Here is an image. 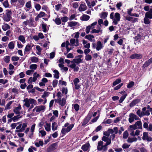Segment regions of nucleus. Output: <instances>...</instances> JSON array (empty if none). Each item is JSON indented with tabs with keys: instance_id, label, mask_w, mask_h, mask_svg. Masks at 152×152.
<instances>
[{
	"instance_id": "nucleus-1",
	"label": "nucleus",
	"mask_w": 152,
	"mask_h": 152,
	"mask_svg": "<svg viewBox=\"0 0 152 152\" xmlns=\"http://www.w3.org/2000/svg\"><path fill=\"white\" fill-rule=\"evenodd\" d=\"M23 102H24L23 106H25L27 108H29L28 110L33 108V104L35 105L37 104L36 100L32 98H25L23 100Z\"/></svg>"
},
{
	"instance_id": "nucleus-2",
	"label": "nucleus",
	"mask_w": 152,
	"mask_h": 152,
	"mask_svg": "<svg viewBox=\"0 0 152 152\" xmlns=\"http://www.w3.org/2000/svg\"><path fill=\"white\" fill-rule=\"evenodd\" d=\"M56 96L58 99H55L54 101L59 103L61 106H64L66 103V98H63L61 99L63 95L60 91L57 92Z\"/></svg>"
},
{
	"instance_id": "nucleus-3",
	"label": "nucleus",
	"mask_w": 152,
	"mask_h": 152,
	"mask_svg": "<svg viewBox=\"0 0 152 152\" xmlns=\"http://www.w3.org/2000/svg\"><path fill=\"white\" fill-rule=\"evenodd\" d=\"M68 123L65 124L64 126H63L61 130V133L63 135H65L66 133H68L70 131L74 126V124L69 125Z\"/></svg>"
},
{
	"instance_id": "nucleus-4",
	"label": "nucleus",
	"mask_w": 152,
	"mask_h": 152,
	"mask_svg": "<svg viewBox=\"0 0 152 152\" xmlns=\"http://www.w3.org/2000/svg\"><path fill=\"white\" fill-rule=\"evenodd\" d=\"M107 146L105 144L103 145V141H99L98 142L97 147V149L99 151L102 150V152H105L107 150Z\"/></svg>"
},
{
	"instance_id": "nucleus-5",
	"label": "nucleus",
	"mask_w": 152,
	"mask_h": 152,
	"mask_svg": "<svg viewBox=\"0 0 152 152\" xmlns=\"http://www.w3.org/2000/svg\"><path fill=\"white\" fill-rule=\"evenodd\" d=\"M45 109V107L44 105H40L36 107L33 110V112L37 113L44 112Z\"/></svg>"
},
{
	"instance_id": "nucleus-6",
	"label": "nucleus",
	"mask_w": 152,
	"mask_h": 152,
	"mask_svg": "<svg viewBox=\"0 0 152 152\" xmlns=\"http://www.w3.org/2000/svg\"><path fill=\"white\" fill-rule=\"evenodd\" d=\"M129 121L130 123L133 122L134 120L139 119V118L136 115L133 113H130L129 115Z\"/></svg>"
},
{
	"instance_id": "nucleus-7",
	"label": "nucleus",
	"mask_w": 152,
	"mask_h": 152,
	"mask_svg": "<svg viewBox=\"0 0 152 152\" xmlns=\"http://www.w3.org/2000/svg\"><path fill=\"white\" fill-rule=\"evenodd\" d=\"M142 139L143 140H146L148 142H150L152 140V138L148 136V133L146 132L143 133Z\"/></svg>"
},
{
	"instance_id": "nucleus-8",
	"label": "nucleus",
	"mask_w": 152,
	"mask_h": 152,
	"mask_svg": "<svg viewBox=\"0 0 152 152\" xmlns=\"http://www.w3.org/2000/svg\"><path fill=\"white\" fill-rule=\"evenodd\" d=\"M74 84L75 86V88L76 89H79L80 88V85L78 84L80 82L79 79L77 78H76L73 80Z\"/></svg>"
},
{
	"instance_id": "nucleus-9",
	"label": "nucleus",
	"mask_w": 152,
	"mask_h": 152,
	"mask_svg": "<svg viewBox=\"0 0 152 152\" xmlns=\"http://www.w3.org/2000/svg\"><path fill=\"white\" fill-rule=\"evenodd\" d=\"M72 64L69 65V66L72 69H74V71L75 72H77L79 70V68L78 66H76V64L75 63L72 61L71 62Z\"/></svg>"
},
{
	"instance_id": "nucleus-10",
	"label": "nucleus",
	"mask_w": 152,
	"mask_h": 152,
	"mask_svg": "<svg viewBox=\"0 0 152 152\" xmlns=\"http://www.w3.org/2000/svg\"><path fill=\"white\" fill-rule=\"evenodd\" d=\"M142 117L145 116H149L150 114L149 110H147V108L144 107L142 109Z\"/></svg>"
},
{
	"instance_id": "nucleus-11",
	"label": "nucleus",
	"mask_w": 152,
	"mask_h": 152,
	"mask_svg": "<svg viewBox=\"0 0 152 152\" xmlns=\"http://www.w3.org/2000/svg\"><path fill=\"white\" fill-rule=\"evenodd\" d=\"M70 43L72 46H77L79 45L78 39H72L70 40Z\"/></svg>"
},
{
	"instance_id": "nucleus-12",
	"label": "nucleus",
	"mask_w": 152,
	"mask_h": 152,
	"mask_svg": "<svg viewBox=\"0 0 152 152\" xmlns=\"http://www.w3.org/2000/svg\"><path fill=\"white\" fill-rule=\"evenodd\" d=\"M142 56L141 54H137V53H134L132 55L130 56V58L131 59H140L142 58Z\"/></svg>"
},
{
	"instance_id": "nucleus-13",
	"label": "nucleus",
	"mask_w": 152,
	"mask_h": 152,
	"mask_svg": "<svg viewBox=\"0 0 152 152\" xmlns=\"http://www.w3.org/2000/svg\"><path fill=\"white\" fill-rule=\"evenodd\" d=\"M44 126L45 129L47 132H49L51 130V124L50 123H49L46 121L44 124Z\"/></svg>"
},
{
	"instance_id": "nucleus-14",
	"label": "nucleus",
	"mask_w": 152,
	"mask_h": 152,
	"mask_svg": "<svg viewBox=\"0 0 152 152\" xmlns=\"http://www.w3.org/2000/svg\"><path fill=\"white\" fill-rule=\"evenodd\" d=\"M91 118V115H88L87 117L84 119L82 123V125L83 126H85Z\"/></svg>"
},
{
	"instance_id": "nucleus-15",
	"label": "nucleus",
	"mask_w": 152,
	"mask_h": 152,
	"mask_svg": "<svg viewBox=\"0 0 152 152\" xmlns=\"http://www.w3.org/2000/svg\"><path fill=\"white\" fill-rule=\"evenodd\" d=\"M102 140L106 142L105 144L107 145H110L111 143V139L107 137L103 136L102 138Z\"/></svg>"
},
{
	"instance_id": "nucleus-16",
	"label": "nucleus",
	"mask_w": 152,
	"mask_h": 152,
	"mask_svg": "<svg viewBox=\"0 0 152 152\" xmlns=\"http://www.w3.org/2000/svg\"><path fill=\"white\" fill-rule=\"evenodd\" d=\"M103 46L100 41H98L96 45V49L97 50L99 51L103 48Z\"/></svg>"
},
{
	"instance_id": "nucleus-17",
	"label": "nucleus",
	"mask_w": 152,
	"mask_h": 152,
	"mask_svg": "<svg viewBox=\"0 0 152 152\" xmlns=\"http://www.w3.org/2000/svg\"><path fill=\"white\" fill-rule=\"evenodd\" d=\"M87 7L84 3H83L80 5L79 8L80 11H83L87 9Z\"/></svg>"
},
{
	"instance_id": "nucleus-18",
	"label": "nucleus",
	"mask_w": 152,
	"mask_h": 152,
	"mask_svg": "<svg viewBox=\"0 0 152 152\" xmlns=\"http://www.w3.org/2000/svg\"><path fill=\"white\" fill-rule=\"evenodd\" d=\"M22 108L21 107L20 104H19L18 106L15 107L13 109V111L16 114H18L20 113V111Z\"/></svg>"
},
{
	"instance_id": "nucleus-19",
	"label": "nucleus",
	"mask_w": 152,
	"mask_h": 152,
	"mask_svg": "<svg viewBox=\"0 0 152 152\" xmlns=\"http://www.w3.org/2000/svg\"><path fill=\"white\" fill-rule=\"evenodd\" d=\"M81 55L78 56L77 58H75L73 59V61L77 64H79V63L82 62V60L81 58L82 57Z\"/></svg>"
},
{
	"instance_id": "nucleus-20",
	"label": "nucleus",
	"mask_w": 152,
	"mask_h": 152,
	"mask_svg": "<svg viewBox=\"0 0 152 152\" xmlns=\"http://www.w3.org/2000/svg\"><path fill=\"white\" fill-rule=\"evenodd\" d=\"M145 18H152V9H150L149 12L145 13Z\"/></svg>"
},
{
	"instance_id": "nucleus-21",
	"label": "nucleus",
	"mask_w": 152,
	"mask_h": 152,
	"mask_svg": "<svg viewBox=\"0 0 152 152\" xmlns=\"http://www.w3.org/2000/svg\"><path fill=\"white\" fill-rule=\"evenodd\" d=\"M34 46L33 45L28 44L27 45L24 49V53L25 52H28L30 51L31 49Z\"/></svg>"
},
{
	"instance_id": "nucleus-22",
	"label": "nucleus",
	"mask_w": 152,
	"mask_h": 152,
	"mask_svg": "<svg viewBox=\"0 0 152 152\" xmlns=\"http://www.w3.org/2000/svg\"><path fill=\"white\" fill-rule=\"evenodd\" d=\"M48 82V80L45 78H43L41 81L39 83V85L40 86H45V84Z\"/></svg>"
},
{
	"instance_id": "nucleus-23",
	"label": "nucleus",
	"mask_w": 152,
	"mask_h": 152,
	"mask_svg": "<svg viewBox=\"0 0 152 152\" xmlns=\"http://www.w3.org/2000/svg\"><path fill=\"white\" fill-rule=\"evenodd\" d=\"M90 145L89 144H87L83 145L81 147V149L85 151L88 150L89 148Z\"/></svg>"
},
{
	"instance_id": "nucleus-24",
	"label": "nucleus",
	"mask_w": 152,
	"mask_h": 152,
	"mask_svg": "<svg viewBox=\"0 0 152 152\" xmlns=\"http://www.w3.org/2000/svg\"><path fill=\"white\" fill-rule=\"evenodd\" d=\"M58 125L56 122H53L52 124V129L53 131L57 130L58 128Z\"/></svg>"
},
{
	"instance_id": "nucleus-25",
	"label": "nucleus",
	"mask_w": 152,
	"mask_h": 152,
	"mask_svg": "<svg viewBox=\"0 0 152 152\" xmlns=\"http://www.w3.org/2000/svg\"><path fill=\"white\" fill-rule=\"evenodd\" d=\"M136 127H137V129H142V124L141 121H137L135 124Z\"/></svg>"
},
{
	"instance_id": "nucleus-26",
	"label": "nucleus",
	"mask_w": 152,
	"mask_h": 152,
	"mask_svg": "<svg viewBox=\"0 0 152 152\" xmlns=\"http://www.w3.org/2000/svg\"><path fill=\"white\" fill-rule=\"evenodd\" d=\"M137 139L136 137L132 138L129 137L127 140V142L129 143H132L133 142H135L137 140Z\"/></svg>"
},
{
	"instance_id": "nucleus-27",
	"label": "nucleus",
	"mask_w": 152,
	"mask_h": 152,
	"mask_svg": "<svg viewBox=\"0 0 152 152\" xmlns=\"http://www.w3.org/2000/svg\"><path fill=\"white\" fill-rule=\"evenodd\" d=\"M14 41H12L10 42L8 44V47L10 49H13L15 47Z\"/></svg>"
},
{
	"instance_id": "nucleus-28",
	"label": "nucleus",
	"mask_w": 152,
	"mask_h": 152,
	"mask_svg": "<svg viewBox=\"0 0 152 152\" xmlns=\"http://www.w3.org/2000/svg\"><path fill=\"white\" fill-rule=\"evenodd\" d=\"M18 39L23 44L25 43L26 41L25 40V37L23 35H20L18 37Z\"/></svg>"
},
{
	"instance_id": "nucleus-29",
	"label": "nucleus",
	"mask_w": 152,
	"mask_h": 152,
	"mask_svg": "<svg viewBox=\"0 0 152 152\" xmlns=\"http://www.w3.org/2000/svg\"><path fill=\"white\" fill-rule=\"evenodd\" d=\"M6 12L7 18L8 19H10L12 15L11 11L9 10H6Z\"/></svg>"
},
{
	"instance_id": "nucleus-30",
	"label": "nucleus",
	"mask_w": 152,
	"mask_h": 152,
	"mask_svg": "<svg viewBox=\"0 0 152 152\" xmlns=\"http://www.w3.org/2000/svg\"><path fill=\"white\" fill-rule=\"evenodd\" d=\"M94 38V37L93 35L90 34L87 35L85 37V38L88 39L91 42L93 41V39Z\"/></svg>"
},
{
	"instance_id": "nucleus-31",
	"label": "nucleus",
	"mask_w": 152,
	"mask_h": 152,
	"mask_svg": "<svg viewBox=\"0 0 152 152\" xmlns=\"http://www.w3.org/2000/svg\"><path fill=\"white\" fill-rule=\"evenodd\" d=\"M152 62V57L150 58L148 61H146L143 65L144 67L148 66Z\"/></svg>"
},
{
	"instance_id": "nucleus-32",
	"label": "nucleus",
	"mask_w": 152,
	"mask_h": 152,
	"mask_svg": "<svg viewBox=\"0 0 152 152\" xmlns=\"http://www.w3.org/2000/svg\"><path fill=\"white\" fill-rule=\"evenodd\" d=\"M152 62V57L150 58L148 61H146L143 65L144 67L148 66Z\"/></svg>"
},
{
	"instance_id": "nucleus-33",
	"label": "nucleus",
	"mask_w": 152,
	"mask_h": 152,
	"mask_svg": "<svg viewBox=\"0 0 152 152\" xmlns=\"http://www.w3.org/2000/svg\"><path fill=\"white\" fill-rule=\"evenodd\" d=\"M152 62V57L150 58L148 61H146L143 65L144 67L148 66Z\"/></svg>"
},
{
	"instance_id": "nucleus-34",
	"label": "nucleus",
	"mask_w": 152,
	"mask_h": 152,
	"mask_svg": "<svg viewBox=\"0 0 152 152\" xmlns=\"http://www.w3.org/2000/svg\"><path fill=\"white\" fill-rule=\"evenodd\" d=\"M152 62V57L150 58L148 61H146L143 65L144 67L148 66Z\"/></svg>"
},
{
	"instance_id": "nucleus-35",
	"label": "nucleus",
	"mask_w": 152,
	"mask_h": 152,
	"mask_svg": "<svg viewBox=\"0 0 152 152\" xmlns=\"http://www.w3.org/2000/svg\"><path fill=\"white\" fill-rule=\"evenodd\" d=\"M139 102V100L136 99L132 101L130 104V106L132 107L138 103Z\"/></svg>"
},
{
	"instance_id": "nucleus-36",
	"label": "nucleus",
	"mask_w": 152,
	"mask_h": 152,
	"mask_svg": "<svg viewBox=\"0 0 152 152\" xmlns=\"http://www.w3.org/2000/svg\"><path fill=\"white\" fill-rule=\"evenodd\" d=\"M54 73V77L56 79H58L59 78V73L58 71L56 70H54L53 71Z\"/></svg>"
},
{
	"instance_id": "nucleus-37",
	"label": "nucleus",
	"mask_w": 152,
	"mask_h": 152,
	"mask_svg": "<svg viewBox=\"0 0 152 152\" xmlns=\"http://www.w3.org/2000/svg\"><path fill=\"white\" fill-rule=\"evenodd\" d=\"M47 25L44 23H42V27L43 29V31L44 32H47L48 30V28L46 27Z\"/></svg>"
},
{
	"instance_id": "nucleus-38",
	"label": "nucleus",
	"mask_w": 152,
	"mask_h": 152,
	"mask_svg": "<svg viewBox=\"0 0 152 152\" xmlns=\"http://www.w3.org/2000/svg\"><path fill=\"white\" fill-rule=\"evenodd\" d=\"M20 124L16 127V130L15 131L16 132H22V131H21V130H22V124L21 122H20Z\"/></svg>"
},
{
	"instance_id": "nucleus-39",
	"label": "nucleus",
	"mask_w": 152,
	"mask_h": 152,
	"mask_svg": "<svg viewBox=\"0 0 152 152\" xmlns=\"http://www.w3.org/2000/svg\"><path fill=\"white\" fill-rule=\"evenodd\" d=\"M31 61L33 63H37L38 61V58L37 57L33 56L30 58Z\"/></svg>"
},
{
	"instance_id": "nucleus-40",
	"label": "nucleus",
	"mask_w": 152,
	"mask_h": 152,
	"mask_svg": "<svg viewBox=\"0 0 152 152\" xmlns=\"http://www.w3.org/2000/svg\"><path fill=\"white\" fill-rule=\"evenodd\" d=\"M137 129V127H136L135 124L130 125L128 129L129 131H133Z\"/></svg>"
},
{
	"instance_id": "nucleus-41",
	"label": "nucleus",
	"mask_w": 152,
	"mask_h": 152,
	"mask_svg": "<svg viewBox=\"0 0 152 152\" xmlns=\"http://www.w3.org/2000/svg\"><path fill=\"white\" fill-rule=\"evenodd\" d=\"M21 116H20L19 115L14 116L12 118V120L13 121L15 122L18 120V119L21 118Z\"/></svg>"
},
{
	"instance_id": "nucleus-42",
	"label": "nucleus",
	"mask_w": 152,
	"mask_h": 152,
	"mask_svg": "<svg viewBox=\"0 0 152 152\" xmlns=\"http://www.w3.org/2000/svg\"><path fill=\"white\" fill-rule=\"evenodd\" d=\"M92 59L91 56L89 54H87L85 57V59L87 61H90Z\"/></svg>"
},
{
	"instance_id": "nucleus-43",
	"label": "nucleus",
	"mask_w": 152,
	"mask_h": 152,
	"mask_svg": "<svg viewBox=\"0 0 152 152\" xmlns=\"http://www.w3.org/2000/svg\"><path fill=\"white\" fill-rule=\"evenodd\" d=\"M102 29H100V28L99 29H93L91 31V32L92 33H99L100 32L101 33H102Z\"/></svg>"
},
{
	"instance_id": "nucleus-44",
	"label": "nucleus",
	"mask_w": 152,
	"mask_h": 152,
	"mask_svg": "<svg viewBox=\"0 0 152 152\" xmlns=\"http://www.w3.org/2000/svg\"><path fill=\"white\" fill-rule=\"evenodd\" d=\"M33 76L34 80L36 81L37 78L40 76V75L39 74H37L36 72H35L34 73Z\"/></svg>"
},
{
	"instance_id": "nucleus-45",
	"label": "nucleus",
	"mask_w": 152,
	"mask_h": 152,
	"mask_svg": "<svg viewBox=\"0 0 152 152\" xmlns=\"http://www.w3.org/2000/svg\"><path fill=\"white\" fill-rule=\"evenodd\" d=\"M62 94H66L68 92V90L66 88H63L61 90Z\"/></svg>"
},
{
	"instance_id": "nucleus-46",
	"label": "nucleus",
	"mask_w": 152,
	"mask_h": 152,
	"mask_svg": "<svg viewBox=\"0 0 152 152\" xmlns=\"http://www.w3.org/2000/svg\"><path fill=\"white\" fill-rule=\"evenodd\" d=\"M127 94H124L122 96H121L119 101V102L120 103H121L123 102V101L124 100V99L126 98V97L127 96Z\"/></svg>"
},
{
	"instance_id": "nucleus-47",
	"label": "nucleus",
	"mask_w": 152,
	"mask_h": 152,
	"mask_svg": "<svg viewBox=\"0 0 152 152\" xmlns=\"http://www.w3.org/2000/svg\"><path fill=\"white\" fill-rule=\"evenodd\" d=\"M14 102V101H12L8 102L6 105L5 109H9L10 108V106L12 104V103Z\"/></svg>"
},
{
	"instance_id": "nucleus-48",
	"label": "nucleus",
	"mask_w": 152,
	"mask_h": 152,
	"mask_svg": "<svg viewBox=\"0 0 152 152\" xmlns=\"http://www.w3.org/2000/svg\"><path fill=\"white\" fill-rule=\"evenodd\" d=\"M9 26L7 24H5L2 26V28L4 31H6L10 28Z\"/></svg>"
},
{
	"instance_id": "nucleus-49",
	"label": "nucleus",
	"mask_w": 152,
	"mask_h": 152,
	"mask_svg": "<svg viewBox=\"0 0 152 152\" xmlns=\"http://www.w3.org/2000/svg\"><path fill=\"white\" fill-rule=\"evenodd\" d=\"M37 66L36 64H31L29 68L31 70L34 69L35 70L36 69L37 67Z\"/></svg>"
},
{
	"instance_id": "nucleus-50",
	"label": "nucleus",
	"mask_w": 152,
	"mask_h": 152,
	"mask_svg": "<svg viewBox=\"0 0 152 152\" xmlns=\"http://www.w3.org/2000/svg\"><path fill=\"white\" fill-rule=\"evenodd\" d=\"M134 83L133 81L130 82L127 85L128 88H129L132 87L134 85Z\"/></svg>"
},
{
	"instance_id": "nucleus-51",
	"label": "nucleus",
	"mask_w": 152,
	"mask_h": 152,
	"mask_svg": "<svg viewBox=\"0 0 152 152\" xmlns=\"http://www.w3.org/2000/svg\"><path fill=\"white\" fill-rule=\"evenodd\" d=\"M121 82V79H118L115 80V81L113 82V86H115Z\"/></svg>"
},
{
	"instance_id": "nucleus-52",
	"label": "nucleus",
	"mask_w": 152,
	"mask_h": 152,
	"mask_svg": "<svg viewBox=\"0 0 152 152\" xmlns=\"http://www.w3.org/2000/svg\"><path fill=\"white\" fill-rule=\"evenodd\" d=\"M34 71L31 70V69H29L26 72V74L28 75H31L34 72Z\"/></svg>"
},
{
	"instance_id": "nucleus-53",
	"label": "nucleus",
	"mask_w": 152,
	"mask_h": 152,
	"mask_svg": "<svg viewBox=\"0 0 152 152\" xmlns=\"http://www.w3.org/2000/svg\"><path fill=\"white\" fill-rule=\"evenodd\" d=\"M36 81L34 80V78L32 77H30L28 80V83L29 84H31L33 82H35Z\"/></svg>"
},
{
	"instance_id": "nucleus-54",
	"label": "nucleus",
	"mask_w": 152,
	"mask_h": 152,
	"mask_svg": "<svg viewBox=\"0 0 152 152\" xmlns=\"http://www.w3.org/2000/svg\"><path fill=\"white\" fill-rule=\"evenodd\" d=\"M4 60L6 63H9L10 61V57L9 56H7L4 57Z\"/></svg>"
},
{
	"instance_id": "nucleus-55",
	"label": "nucleus",
	"mask_w": 152,
	"mask_h": 152,
	"mask_svg": "<svg viewBox=\"0 0 152 152\" xmlns=\"http://www.w3.org/2000/svg\"><path fill=\"white\" fill-rule=\"evenodd\" d=\"M49 94V92L45 91L42 95V97L43 98H45L46 97H48V96Z\"/></svg>"
},
{
	"instance_id": "nucleus-56",
	"label": "nucleus",
	"mask_w": 152,
	"mask_h": 152,
	"mask_svg": "<svg viewBox=\"0 0 152 152\" xmlns=\"http://www.w3.org/2000/svg\"><path fill=\"white\" fill-rule=\"evenodd\" d=\"M107 16V14L106 12H102L101 15V18H106Z\"/></svg>"
},
{
	"instance_id": "nucleus-57",
	"label": "nucleus",
	"mask_w": 152,
	"mask_h": 152,
	"mask_svg": "<svg viewBox=\"0 0 152 152\" xmlns=\"http://www.w3.org/2000/svg\"><path fill=\"white\" fill-rule=\"evenodd\" d=\"M58 83V80H54L52 82V85L53 87L57 86Z\"/></svg>"
},
{
	"instance_id": "nucleus-58",
	"label": "nucleus",
	"mask_w": 152,
	"mask_h": 152,
	"mask_svg": "<svg viewBox=\"0 0 152 152\" xmlns=\"http://www.w3.org/2000/svg\"><path fill=\"white\" fill-rule=\"evenodd\" d=\"M36 48L37 50L38 51V52L37 53V54L38 55L40 54V52L42 50L40 47L39 45H37L36 46Z\"/></svg>"
},
{
	"instance_id": "nucleus-59",
	"label": "nucleus",
	"mask_w": 152,
	"mask_h": 152,
	"mask_svg": "<svg viewBox=\"0 0 152 152\" xmlns=\"http://www.w3.org/2000/svg\"><path fill=\"white\" fill-rule=\"evenodd\" d=\"M3 5L5 8H7L9 7V4L7 0H6L4 2Z\"/></svg>"
},
{
	"instance_id": "nucleus-60",
	"label": "nucleus",
	"mask_w": 152,
	"mask_h": 152,
	"mask_svg": "<svg viewBox=\"0 0 152 152\" xmlns=\"http://www.w3.org/2000/svg\"><path fill=\"white\" fill-rule=\"evenodd\" d=\"M41 6L38 4L35 5V7L37 11H39L41 9Z\"/></svg>"
},
{
	"instance_id": "nucleus-61",
	"label": "nucleus",
	"mask_w": 152,
	"mask_h": 152,
	"mask_svg": "<svg viewBox=\"0 0 152 152\" xmlns=\"http://www.w3.org/2000/svg\"><path fill=\"white\" fill-rule=\"evenodd\" d=\"M19 58L18 56H14L12 57L11 60L12 61H16L19 60Z\"/></svg>"
},
{
	"instance_id": "nucleus-62",
	"label": "nucleus",
	"mask_w": 152,
	"mask_h": 152,
	"mask_svg": "<svg viewBox=\"0 0 152 152\" xmlns=\"http://www.w3.org/2000/svg\"><path fill=\"white\" fill-rule=\"evenodd\" d=\"M142 147L140 148V150L141 152H146L147 150L143 147L144 145L143 144H142Z\"/></svg>"
},
{
	"instance_id": "nucleus-63",
	"label": "nucleus",
	"mask_w": 152,
	"mask_h": 152,
	"mask_svg": "<svg viewBox=\"0 0 152 152\" xmlns=\"http://www.w3.org/2000/svg\"><path fill=\"white\" fill-rule=\"evenodd\" d=\"M130 146V145H128L127 143L124 144L122 145V148L124 149H126L128 148Z\"/></svg>"
},
{
	"instance_id": "nucleus-64",
	"label": "nucleus",
	"mask_w": 152,
	"mask_h": 152,
	"mask_svg": "<svg viewBox=\"0 0 152 152\" xmlns=\"http://www.w3.org/2000/svg\"><path fill=\"white\" fill-rule=\"evenodd\" d=\"M45 15V13L43 12H41L40 13L37 15L38 18H40L43 17Z\"/></svg>"
}]
</instances>
